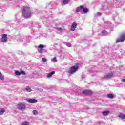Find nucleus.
<instances>
[{"instance_id":"16","label":"nucleus","mask_w":125,"mask_h":125,"mask_svg":"<svg viewBox=\"0 0 125 125\" xmlns=\"http://www.w3.org/2000/svg\"><path fill=\"white\" fill-rule=\"evenodd\" d=\"M70 2V0H63V4H68Z\"/></svg>"},{"instance_id":"9","label":"nucleus","mask_w":125,"mask_h":125,"mask_svg":"<svg viewBox=\"0 0 125 125\" xmlns=\"http://www.w3.org/2000/svg\"><path fill=\"white\" fill-rule=\"evenodd\" d=\"M113 75H114V74L112 72H111V73L108 74V75L105 76L104 79H105L106 80L111 79V78H112V77H113Z\"/></svg>"},{"instance_id":"8","label":"nucleus","mask_w":125,"mask_h":125,"mask_svg":"<svg viewBox=\"0 0 125 125\" xmlns=\"http://www.w3.org/2000/svg\"><path fill=\"white\" fill-rule=\"evenodd\" d=\"M44 48L43 45L40 44L38 46V52L39 53H42V49Z\"/></svg>"},{"instance_id":"2","label":"nucleus","mask_w":125,"mask_h":125,"mask_svg":"<svg viewBox=\"0 0 125 125\" xmlns=\"http://www.w3.org/2000/svg\"><path fill=\"white\" fill-rule=\"evenodd\" d=\"M80 64L79 63H76L75 65L71 66L69 68V70L68 71V74H70V75H73L74 73H76L78 70H79V66Z\"/></svg>"},{"instance_id":"28","label":"nucleus","mask_w":125,"mask_h":125,"mask_svg":"<svg viewBox=\"0 0 125 125\" xmlns=\"http://www.w3.org/2000/svg\"><path fill=\"white\" fill-rule=\"evenodd\" d=\"M102 33H103V34H106V33H107V32L106 31H105V30H103L102 31Z\"/></svg>"},{"instance_id":"17","label":"nucleus","mask_w":125,"mask_h":125,"mask_svg":"<svg viewBox=\"0 0 125 125\" xmlns=\"http://www.w3.org/2000/svg\"><path fill=\"white\" fill-rule=\"evenodd\" d=\"M0 79L2 80V81H4V76L1 74V72L0 71Z\"/></svg>"},{"instance_id":"24","label":"nucleus","mask_w":125,"mask_h":125,"mask_svg":"<svg viewBox=\"0 0 125 125\" xmlns=\"http://www.w3.org/2000/svg\"><path fill=\"white\" fill-rule=\"evenodd\" d=\"M56 29L58 30V31H59L60 32H62V31H63V29H62L61 27L57 28Z\"/></svg>"},{"instance_id":"14","label":"nucleus","mask_w":125,"mask_h":125,"mask_svg":"<svg viewBox=\"0 0 125 125\" xmlns=\"http://www.w3.org/2000/svg\"><path fill=\"white\" fill-rule=\"evenodd\" d=\"M102 114H103V116H108V115H109V114H110V111H103L102 112Z\"/></svg>"},{"instance_id":"23","label":"nucleus","mask_w":125,"mask_h":125,"mask_svg":"<svg viewBox=\"0 0 125 125\" xmlns=\"http://www.w3.org/2000/svg\"><path fill=\"white\" fill-rule=\"evenodd\" d=\"M32 113H33V115H38V111H37V110H33L32 111Z\"/></svg>"},{"instance_id":"20","label":"nucleus","mask_w":125,"mask_h":125,"mask_svg":"<svg viewBox=\"0 0 125 125\" xmlns=\"http://www.w3.org/2000/svg\"><path fill=\"white\" fill-rule=\"evenodd\" d=\"M107 97H108V98H110L111 99H113V98H114V96L112 94H109L107 95Z\"/></svg>"},{"instance_id":"5","label":"nucleus","mask_w":125,"mask_h":125,"mask_svg":"<svg viewBox=\"0 0 125 125\" xmlns=\"http://www.w3.org/2000/svg\"><path fill=\"white\" fill-rule=\"evenodd\" d=\"M1 42H2L5 43L7 42V34L2 35V38H1Z\"/></svg>"},{"instance_id":"22","label":"nucleus","mask_w":125,"mask_h":125,"mask_svg":"<svg viewBox=\"0 0 125 125\" xmlns=\"http://www.w3.org/2000/svg\"><path fill=\"white\" fill-rule=\"evenodd\" d=\"M15 74L17 75V76H20V75H21V73H20V72L19 71H15Z\"/></svg>"},{"instance_id":"7","label":"nucleus","mask_w":125,"mask_h":125,"mask_svg":"<svg viewBox=\"0 0 125 125\" xmlns=\"http://www.w3.org/2000/svg\"><path fill=\"white\" fill-rule=\"evenodd\" d=\"M77 26H78L77 23L73 22L71 26V31H72V32H74V31H75V29L77 28Z\"/></svg>"},{"instance_id":"26","label":"nucleus","mask_w":125,"mask_h":125,"mask_svg":"<svg viewBox=\"0 0 125 125\" xmlns=\"http://www.w3.org/2000/svg\"><path fill=\"white\" fill-rule=\"evenodd\" d=\"M20 73L21 74H22V75H26V73H25V72L23 70L21 71Z\"/></svg>"},{"instance_id":"12","label":"nucleus","mask_w":125,"mask_h":125,"mask_svg":"<svg viewBox=\"0 0 125 125\" xmlns=\"http://www.w3.org/2000/svg\"><path fill=\"white\" fill-rule=\"evenodd\" d=\"M55 74V71H52L50 73H48L47 74V78H51L52 77L53 75H54Z\"/></svg>"},{"instance_id":"6","label":"nucleus","mask_w":125,"mask_h":125,"mask_svg":"<svg viewBox=\"0 0 125 125\" xmlns=\"http://www.w3.org/2000/svg\"><path fill=\"white\" fill-rule=\"evenodd\" d=\"M83 93L85 95H92V91L90 90H84L83 91Z\"/></svg>"},{"instance_id":"21","label":"nucleus","mask_w":125,"mask_h":125,"mask_svg":"<svg viewBox=\"0 0 125 125\" xmlns=\"http://www.w3.org/2000/svg\"><path fill=\"white\" fill-rule=\"evenodd\" d=\"M21 125H30V124L28 122H23L22 123Z\"/></svg>"},{"instance_id":"13","label":"nucleus","mask_w":125,"mask_h":125,"mask_svg":"<svg viewBox=\"0 0 125 125\" xmlns=\"http://www.w3.org/2000/svg\"><path fill=\"white\" fill-rule=\"evenodd\" d=\"M3 113H5V109L0 108V115L1 116L3 115Z\"/></svg>"},{"instance_id":"10","label":"nucleus","mask_w":125,"mask_h":125,"mask_svg":"<svg viewBox=\"0 0 125 125\" xmlns=\"http://www.w3.org/2000/svg\"><path fill=\"white\" fill-rule=\"evenodd\" d=\"M83 7H84V6L83 5H81L79 7H78L77 8H76V12H80L81 10H82V9L83 8Z\"/></svg>"},{"instance_id":"25","label":"nucleus","mask_w":125,"mask_h":125,"mask_svg":"<svg viewBox=\"0 0 125 125\" xmlns=\"http://www.w3.org/2000/svg\"><path fill=\"white\" fill-rule=\"evenodd\" d=\"M42 61H43V62H46V61H47V60L45 58H42Z\"/></svg>"},{"instance_id":"19","label":"nucleus","mask_w":125,"mask_h":125,"mask_svg":"<svg viewBox=\"0 0 125 125\" xmlns=\"http://www.w3.org/2000/svg\"><path fill=\"white\" fill-rule=\"evenodd\" d=\"M26 91H28V92H31V91H32V89H31L29 86H26Z\"/></svg>"},{"instance_id":"1","label":"nucleus","mask_w":125,"mask_h":125,"mask_svg":"<svg viewBox=\"0 0 125 125\" xmlns=\"http://www.w3.org/2000/svg\"><path fill=\"white\" fill-rule=\"evenodd\" d=\"M22 15L23 17H30L32 14H31V9L29 6H23L22 9Z\"/></svg>"},{"instance_id":"27","label":"nucleus","mask_w":125,"mask_h":125,"mask_svg":"<svg viewBox=\"0 0 125 125\" xmlns=\"http://www.w3.org/2000/svg\"><path fill=\"white\" fill-rule=\"evenodd\" d=\"M52 61H55L56 62V61H57L56 58L54 57L53 59H52Z\"/></svg>"},{"instance_id":"29","label":"nucleus","mask_w":125,"mask_h":125,"mask_svg":"<svg viewBox=\"0 0 125 125\" xmlns=\"http://www.w3.org/2000/svg\"><path fill=\"white\" fill-rule=\"evenodd\" d=\"M122 82H125V79H122Z\"/></svg>"},{"instance_id":"4","label":"nucleus","mask_w":125,"mask_h":125,"mask_svg":"<svg viewBox=\"0 0 125 125\" xmlns=\"http://www.w3.org/2000/svg\"><path fill=\"white\" fill-rule=\"evenodd\" d=\"M17 108L18 110H25L26 105L22 103H20L17 104Z\"/></svg>"},{"instance_id":"18","label":"nucleus","mask_w":125,"mask_h":125,"mask_svg":"<svg viewBox=\"0 0 125 125\" xmlns=\"http://www.w3.org/2000/svg\"><path fill=\"white\" fill-rule=\"evenodd\" d=\"M82 10L84 13H87V12H88V9L87 8H84V7H83V8H82Z\"/></svg>"},{"instance_id":"3","label":"nucleus","mask_w":125,"mask_h":125,"mask_svg":"<svg viewBox=\"0 0 125 125\" xmlns=\"http://www.w3.org/2000/svg\"><path fill=\"white\" fill-rule=\"evenodd\" d=\"M125 41V32L122 33L120 36L119 38H117L116 40V42H122Z\"/></svg>"},{"instance_id":"11","label":"nucleus","mask_w":125,"mask_h":125,"mask_svg":"<svg viewBox=\"0 0 125 125\" xmlns=\"http://www.w3.org/2000/svg\"><path fill=\"white\" fill-rule=\"evenodd\" d=\"M27 101L29 102V103H36V102H38V100L33 99H28Z\"/></svg>"},{"instance_id":"15","label":"nucleus","mask_w":125,"mask_h":125,"mask_svg":"<svg viewBox=\"0 0 125 125\" xmlns=\"http://www.w3.org/2000/svg\"><path fill=\"white\" fill-rule=\"evenodd\" d=\"M119 118L120 119H123V120H125V114H120L118 115Z\"/></svg>"}]
</instances>
